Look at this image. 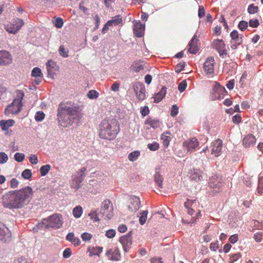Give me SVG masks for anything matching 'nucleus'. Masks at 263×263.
<instances>
[{
  "label": "nucleus",
  "mask_w": 263,
  "mask_h": 263,
  "mask_svg": "<svg viewBox=\"0 0 263 263\" xmlns=\"http://www.w3.org/2000/svg\"><path fill=\"white\" fill-rule=\"evenodd\" d=\"M33 195L32 189L27 186L18 190L10 191L2 197V204L9 209H18L27 205Z\"/></svg>",
  "instance_id": "obj_1"
},
{
  "label": "nucleus",
  "mask_w": 263,
  "mask_h": 263,
  "mask_svg": "<svg viewBox=\"0 0 263 263\" xmlns=\"http://www.w3.org/2000/svg\"><path fill=\"white\" fill-rule=\"evenodd\" d=\"M58 120L61 126L67 127L76 120L82 117L79 108L76 106H66L61 103L58 109Z\"/></svg>",
  "instance_id": "obj_2"
},
{
  "label": "nucleus",
  "mask_w": 263,
  "mask_h": 263,
  "mask_svg": "<svg viewBox=\"0 0 263 263\" xmlns=\"http://www.w3.org/2000/svg\"><path fill=\"white\" fill-rule=\"evenodd\" d=\"M120 129V124L116 119H104L99 124V136L101 139L111 140L116 138Z\"/></svg>",
  "instance_id": "obj_3"
},
{
  "label": "nucleus",
  "mask_w": 263,
  "mask_h": 263,
  "mask_svg": "<svg viewBox=\"0 0 263 263\" xmlns=\"http://www.w3.org/2000/svg\"><path fill=\"white\" fill-rule=\"evenodd\" d=\"M63 217L60 214H54L47 218L42 219L41 222L39 223L37 227L39 229H54L60 228L63 224Z\"/></svg>",
  "instance_id": "obj_4"
},
{
  "label": "nucleus",
  "mask_w": 263,
  "mask_h": 263,
  "mask_svg": "<svg viewBox=\"0 0 263 263\" xmlns=\"http://www.w3.org/2000/svg\"><path fill=\"white\" fill-rule=\"evenodd\" d=\"M15 93L16 96L13 102L5 108V114H17L21 111L24 92L22 90H17Z\"/></svg>",
  "instance_id": "obj_5"
},
{
  "label": "nucleus",
  "mask_w": 263,
  "mask_h": 263,
  "mask_svg": "<svg viewBox=\"0 0 263 263\" xmlns=\"http://www.w3.org/2000/svg\"><path fill=\"white\" fill-rule=\"evenodd\" d=\"M99 214L105 220H109L113 217V205L109 199H106L102 203Z\"/></svg>",
  "instance_id": "obj_6"
},
{
  "label": "nucleus",
  "mask_w": 263,
  "mask_h": 263,
  "mask_svg": "<svg viewBox=\"0 0 263 263\" xmlns=\"http://www.w3.org/2000/svg\"><path fill=\"white\" fill-rule=\"evenodd\" d=\"M24 25L23 20L16 18L5 26V29L10 33H16Z\"/></svg>",
  "instance_id": "obj_7"
},
{
  "label": "nucleus",
  "mask_w": 263,
  "mask_h": 263,
  "mask_svg": "<svg viewBox=\"0 0 263 263\" xmlns=\"http://www.w3.org/2000/svg\"><path fill=\"white\" fill-rule=\"evenodd\" d=\"M230 36L232 40L231 47L233 49H236L242 43L243 35L239 34L237 30H234L231 32Z\"/></svg>",
  "instance_id": "obj_8"
},
{
  "label": "nucleus",
  "mask_w": 263,
  "mask_h": 263,
  "mask_svg": "<svg viewBox=\"0 0 263 263\" xmlns=\"http://www.w3.org/2000/svg\"><path fill=\"white\" fill-rule=\"evenodd\" d=\"M135 93L139 101H143L145 98V87L144 85L140 82H136L133 85Z\"/></svg>",
  "instance_id": "obj_9"
},
{
  "label": "nucleus",
  "mask_w": 263,
  "mask_h": 263,
  "mask_svg": "<svg viewBox=\"0 0 263 263\" xmlns=\"http://www.w3.org/2000/svg\"><path fill=\"white\" fill-rule=\"evenodd\" d=\"M213 47L217 51L220 57L223 58L227 54L226 45L222 40H214Z\"/></svg>",
  "instance_id": "obj_10"
},
{
  "label": "nucleus",
  "mask_w": 263,
  "mask_h": 263,
  "mask_svg": "<svg viewBox=\"0 0 263 263\" xmlns=\"http://www.w3.org/2000/svg\"><path fill=\"white\" fill-rule=\"evenodd\" d=\"M12 62V56L11 53L6 50L0 51V66H7Z\"/></svg>",
  "instance_id": "obj_11"
},
{
  "label": "nucleus",
  "mask_w": 263,
  "mask_h": 263,
  "mask_svg": "<svg viewBox=\"0 0 263 263\" xmlns=\"http://www.w3.org/2000/svg\"><path fill=\"white\" fill-rule=\"evenodd\" d=\"M119 241L122 244L124 251L125 252H128L132 244L131 232L121 236L120 238Z\"/></svg>",
  "instance_id": "obj_12"
},
{
  "label": "nucleus",
  "mask_w": 263,
  "mask_h": 263,
  "mask_svg": "<svg viewBox=\"0 0 263 263\" xmlns=\"http://www.w3.org/2000/svg\"><path fill=\"white\" fill-rule=\"evenodd\" d=\"M140 201L139 198L133 196H130L128 200V209L132 212H136L140 208Z\"/></svg>",
  "instance_id": "obj_13"
},
{
  "label": "nucleus",
  "mask_w": 263,
  "mask_h": 263,
  "mask_svg": "<svg viewBox=\"0 0 263 263\" xmlns=\"http://www.w3.org/2000/svg\"><path fill=\"white\" fill-rule=\"evenodd\" d=\"M215 60L214 57H209L204 62L203 69L206 74H212L214 71Z\"/></svg>",
  "instance_id": "obj_14"
},
{
  "label": "nucleus",
  "mask_w": 263,
  "mask_h": 263,
  "mask_svg": "<svg viewBox=\"0 0 263 263\" xmlns=\"http://www.w3.org/2000/svg\"><path fill=\"white\" fill-rule=\"evenodd\" d=\"M222 149V141L219 139H217L212 143L211 154L216 157L220 155Z\"/></svg>",
  "instance_id": "obj_15"
},
{
  "label": "nucleus",
  "mask_w": 263,
  "mask_h": 263,
  "mask_svg": "<svg viewBox=\"0 0 263 263\" xmlns=\"http://www.w3.org/2000/svg\"><path fill=\"white\" fill-rule=\"evenodd\" d=\"M183 146L187 151H194L199 146V142L197 138L194 137L185 140L183 142Z\"/></svg>",
  "instance_id": "obj_16"
},
{
  "label": "nucleus",
  "mask_w": 263,
  "mask_h": 263,
  "mask_svg": "<svg viewBox=\"0 0 263 263\" xmlns=\"http://www.w3.org/2000/svg\"><path fill=\"white\" fill-rule=\"evenodd\" d=\"M198 39L196 35H194L188 45L187 51L192 54H196L199 50L198 46Z\"/></svg>",
  "instance_id": "obj_17"
},
{
  "label": "nucleus",
  "mask_w": 263,
  "mask_h": 263,
  "mask_svg": "<svg viewBox=\"0 0 263 263\" xmlns=\"http://www.w3.org/2000/svg\"><path fill=\"white\" fill-rule=\"evenodd\" d=\"M106 256L107 257L112 260H119L121 258V254L120 253V251L118 248H116L114 249H109L106 253Z\"/></svg>",
  "instance_id": "obj_18"
},
{
  "label": "nucleus",
  "mask_w": 263,
  "mask_h": 263,
  "mask_svg": "<svg viewBox=\"0 0 263 263\" xmlns=\"http://www.w3.org/2000/svg\"><path fill=\"white\" fill-rule=\"evenodd\" d=\"M46 67L48 74L51 77H53L55 74V72L59 70L58 65L54 61L51 60H49L46 63Z\"/></svg>",
  "instance_id": "obj_19"
},
{
  "label": "nucleus",
  "mask_w": 263,
  "mask_h": 263,
  "mask_svg": "<svg viewBox=\"0 0 263 263\" xmlns=\"http://www.w3.org/2000/svg\"><path fill=\"white\" fill-rule=\"evenodd\" d=\"M144 29L145 25L141 22L136 23L134 25V33L137 37H141L144 34Z\"/></svg>",
  "instance_id": "obj_20"
},
{
  "label": "nucleus",
  "mask_w": 263,
  "mask_h": 263,
  "mask_svg": "<svg viewBox=\"0 0 263 263\" xmlns=\"http://www.w3.org/2000/svg\"><path fill=\"white\" fill-rule=\"evenodd\" d=\"M190 205V201L187 200V201L184 203V206L186 209H187V213L191 216H193L195 211L189 207ZM197 217L192 216L191 219L190 220H185L184 218L182 219V221L183 223H194L195 222Z\"/></svg>",
  "instance_id": "obj_21"
},
{
  "label": "nucleus",
  "mask_w": 263,
  "mask_h": 263,
  "mask_svg": "<svg viewBox=\"0 0 263 263\" xmlns=\"http://www.w3.org/2000/svg\"><path fill=\"white\" fill-rule=\"evenodd\" d=\"M10 235L11 233L9 229L3 223L0 222V240H6V238H9Z\"/></svg>",
  "instance_id": "obj_22"
},
{
  "label": "nucleus",
  "mask_w": 263,
  "mask_h": 263,
  "mask_svg": "<svg viewBox=\"0 0 263 263\" xmlns=\"http://www.w3.org/2000/svg\"><path fill=\"white\" fill-rule=\"evenodd\" d=\"M31 76L36 78L35 82L37 85L40 83L43 78V74L42 73L41 70L39 67H35L32 69L31 72Z\"/></svg>",
  "instance_id": "obj_23"
},
{
  "label": "nucleus",
  "mask_w": 263,
  "mask_h": 263,
  "mask_svg": "<svg viewBox=\"0 0 263 263\" xmlns=\"http://www.w3.org/2000/svg\"><path fill=\"white\" fill-rule=\"evenodd\" d=\"M255 142V137L252 134H249L243 138L242 144L246 147H249L253 146Z\"/></svg>",
  "instance_id": "obj_24"
},
{
  "label": "nucleus",
  "mask_w": 263,
  "mask_h": 263,
  "mask_svg": "<svg viewBox=\"0 0 263 263\" xmlns=\"http://www.w3.org/2000/svg\"><path fill=\"white\" fill-rule=\"evenodd\" d=\"M202 172L200 170L194 169L193 170H191L190 173V178L192 180L198 182L202 178Z\"/></svg>",
  "instance_id": "obj_25"
},
{
  "label": "nucleus",
  "mask_w": 263,
  "mask_h": 263,
  "mask_svg": "<svg viewBox=\"0 0 263 263\" xmlns=\"http://www.w3.org/2000/svg\"><path fill=\"white\" fill-rule=\"evenodd\" d=\"M15 121L13 119L2 120L0 121V126L3 130L6 131L9 127L14 125Z\"/></svg>",
  "instance_id": "obj_26"
},
{
  "label": "nucleus",
  "mask_w": 263,
  "mask_h": 263,
  "mask_svg": "<svg viewBox=\"0 0 263 263\" xmlns=\"http://www.w3.org/2000/svg\"><path fill=\"white\" fill-rule=\"evenodd\" d=\"M154 181L159 187L162 188V183L163 181V177L160 174L159 168H157L156 170V172L154 175Z\"/></svg>",
  "instance_id": "obj_27"
},
{
  "label": "nucleus",
  "mask_w": 263,
  "mask_h": 263,
  "mask_svg": "<svg viewBox=\"0 0 263 263\" xmlns=\"http://www.w3.org/2000/svg\"><path fill=\"white\" fill-rule=\"evenodd\" d=\"M209 185L211 188L219 189L222 186V182L220 178H218V177L215 178L212 177L209 182Z\"/></svg>",
  "instance_id": "obj_28"
},
{
  "label": "nucleus",
  "mask_w": 263,
  "mask_h": 263,
  "mask_svg": "<svg viewBox=\"0 0 263 263\" xmlns=\"http://www.w3.org/2000/svg\"><path fill=\"white\" fill-rule=\"evenodd\" d=\"M145 124L149 125L153 128H156L160 126V122L158 120L152 119L151 117H148L145 122Z\"/></svg>",
  "instance_id": "obj_29"
},
{
  "label": "nucleus",
  "mask_w": 263,
  "mask_h": 263,
  "mask_svg": "<svg viewBox=\"0 0 263 263\" xmlns=\"http://www.w3.org/2000/svg\"><path fill=\"white\" fill-rule=\"evenodd\" d=\"M66 239L71 242L75 246H79L81 243L80 240L74 236V234L73 233H68L66 237Z\"/></svg>",
  "instance_id": "obj_30"
},
{
  "label": "nucleus",
  "mask_w": 263,
  "mask_h": 263,
  "mask_svg": "<svg viewBox=\"0 0 263 263\" xmlns=\"http://www.w3.org/2000/svg\"><path fill=\"white\" fill-rule=\"evenodd\" d=\"M123 20L121 15H118L112 18V20L107 22V25L109 26H117L119 24H122Z\"/></svg>",
  "instance_id": "obj_31"
},
{
  "label": "nucleus",
  "mask_w": 263,
  "mask_h": 263,
  "mask_svg": "<svg viewBox=\"0 0 263 263\" xmlns=\"http://www.w3.org/2000/svg\"><path fill=\"white\" fill-rule=\"evenodd\" d=\"M166 94V88L163 87L160 91L156 93L154 97V102L156 103L160 102L165 97Z\"/></svg>",
  "instance_id": "obj_32"
},
{
  "label": "nucleus",
  "mask_w": 263,
  "mask_h": 263,
  "mask_svg": "<svg viewBox=\"0 0 263 263\" xmlns=\"http://www.w3.org/2000/svg\"><path fill=\"white\" fill-rule=\"evenodd\" d=\"M170 135V133L169 132H167L166 133H164L161 135V140H162V143L163 145L165 147L168 146L170 141V138L169 135Z\"/></svg>",
  "instance_id": "obj_33"
},
{
  "label": "nucleus",
  "mask_w": 263,
  "mask_h": 263,
  "mask_svg": "<svg viewBox=\"0 0 263 263\" xmlns=\"http://www.w3.org/2000/svg\"><path fill=\"white\" fill-rule=\"evenodd\" d=\"M83 213V209L80 205H77L76 206L72 211V214L73 216L76 218H80L82 214Z\"/></svg>",
  "instance_id": "obj_34"
},
{
  "label": "nucleus",
  "mask_w": 263,
  "mask_h": 263,
  "mask_svg": "<svg viewBox=\"0 0 263 263\" xmlns=\"http://www.w3.org/2000/svg\"><path fill=\"white\" fill-rule=\"evenodd\" d=\"M103 248L100 247H93L89 251V255L92 256L93 255H98L102 252Z\"/></svg>",
  "instance_id": "obj_35"
},
{
  "label": "nucleus",
  "mask_w": 263,
  "mask_h": 263,
  "mask_svg": "<svg viewBox=\"0 0 263 263\" xmlns=\"http://www.w3.org/2000/svg\"><path fill=\"white\" fill-rule=\"evenodd\" d=\"M140 156V152L135 151L129 154L128 158L130 161H135L137 160Z\"/></svg>",
  "instance_id": "obj_36"
},
{
  "label": "nucleus",
  "mask_w": 263,
  "mask_h": 263,
  "mask_svg": "<svg viewBox=\"0 0 263 263\" xmlns=\"http://www.w3.org/2000/svg\"><path fill=\"white\" fill-rule=\"evenodd\" d=\"M140 216L139 217V223L141 225H143L147 219V216L148 214V211H143L142 212L140 213Z\"/></svg>",
  "instance_id": "obj_37"
},
{
  "label": "nucleus",
  "mask_w": 263,
  "mask_h": 263,
  "mask_svg": "<svg viewBox=\"0 0 263 263\" xmlns=\"http://www.w3.org/2000/svg\"><path fill=\"white\" fill-rule=\"evenodd\" d=\"M50 168L51 166L50 165L48 164L41 166L40 170L41 175L42 176H45V175H46L48 172L49 171V170H50Z\"/></svg>",
  "instance_id": "obj_38"
},
{
  "label": "nucleus",
  "mask_w": 263,
  "mask_h": 263,
  "mask_svg": "<svg viewBox=\"0 0 263 263\" xmlns=\"http://www.w3.org/2000/svg\"><path fill=\"white\" fill-rule=\"evenodd\" d=\"M257 193L259 195H263V177L259 179Z\"/></svg>",
  "instance_id": "obj_39"
},
{
  "label": "nucleus",
  "mask_w": 263,
  "mask_h": 263,
  "mask_svg": "<svg viewBox=\"0 0 263 263\" xmlns=\"http://www.w3.org/2000/svg\"><path fill=\"white\" fill-rule=\"evenodd\" d=\"M14 159L18 162H21L25 159V154L23 153H16L14 156Z\"/></svg>",
  "instance_id": "obj_40"
},
{
  "label": "nucleus",
  "mask_w": 263,
  "mask_h": 263,
  "mask_svg": "<svg viewBox=\"0 0 263 263\" xmlns=\"http://www.w3.org/2000/svg\"><path fill=\"white\" fill-rule=\"evenodd\" d=\"M22 176L25 179H29L32 177L30 170L26 169L22 173Z\"/></svg>",
  "instance_id": "obj_41"
},
{
  "label": "nucleus",
  "mask_w": 263,
  "mask_h": 263,
  "mask_svg": "<svg viewBox=\"0 0 263 263\" xmlns=\"http://www.w3.org/2000/svg\"><path fill=\"white\" fill-rule=\"evenodd\" d=\"M89 216L90 217V219L93 220L94 221H98L100 220L99 216H101L99 212L98 213H96V212H92L88 214Z\"/></svg>",
  "instance_id": "obj_42"
},
{
  "label": "nucleus",
  "mask_w": 263,
  "mask_h": 263,
  "mask_svg": "<svg viewBox=\"0 0 263 263\" xmlns=\"http://www.w3.org/2000/svg\"><path fill=\"white\" fill-rule=\"evenodd\" d=\"M248 26V23L245 21H241L238 25V28L242 31H245L247 28Z\"/></svg>",
  "instance_id": "obj_43"
},
{
  "label": "nucleus",
  "mask_w": 263,
  "mask_h": 263,
  "mask_svg": "<svg viewBox=\"0 0 263 263\" xmlns=\"http://www.w3.org/2000/svg\"><path fill=\"white\" fill-rule=\"evenodd\" d=\"M258 7L255 6L254 4H251L249 6L248 8V11L250 14H254L258 12Z\"/></svg>",
  "instance_id": "obj_44"
},
{
  "label": "nucleus",
  "mask_w": 263,
  "mask_h": 263,
  "mask_svg": "<svg viewBox=\"0 0 263 263\" xmlns=\"http://www.w3.org/2000/svg\"><path fill=\"white\" fill-rule=\"evenodd\" d=\"M147 147L152 151H155L159 149V144L156 142H154L152 143H149L147 144Z\"/></svg>",
  "instance_id": "obj_45"
},
{
  "label": "nucleus",
  "mask_w": 263,
  "mask_h": 263,
  "mask_svg": "<svg viewBox=\"0 0 263 263\" xmlns=\"http://www.w3.org/2000/svg\"><path fill=\"white\" fill-rule=\"evenodd\" d=\"M8 160V155L4 152H0V163L4 164Z\"/></svg>",
  "instance_id": "obj_46"
},
{
  "label": "nucleus",
  "mask_w": 263,
  "mask_h": 263,
  "mask_svg": "<svg viewBox=\"0 0 263 263\" xmlns=\"http://www.w3.org/2000/svg\"><path fill=\"white\" fill-rule=\"evenodd\" d=\"M99 93L95 90H91L88 91L87 96L91 99H96L98 98Z\"/></svg>",
  "instance_id": "obj_47"
},
{
  "label": "nucleus",
  "mask_w": 263,
  "mask_h": 263,
  "mask_svg": "<svg viewBox=\"0 0 263 263\" xmlns=\"http://www.w3.org/2000/svg\"><path fill=\"white\" fill-rule=\"evenodd\" d=\"M45 118V114L43 111H37L35 115V119L36 121H41Z\"/></svg>",
  "instance_id": "obj_48"
},
{
  "label": "nucleus",
  "mask_w": 263,
  "mask_h": 263,
  "mask_svg": "<svg viewBox=\"0 0 263 263\" xmlns=\"http://www.w3.org/2000/svg\"><path fill=\"white\" fill-rule=\"evenodd\" d=\"M59 54L64 58L68 57V51H66L64 46H61L59 49Z\"/></svg>",
  "instance_id": "obj_49"
},
{
  "label": "nucleus",
  "mask_w": 263,
  "mask_h": 263,
  "mask_svg": "<svg viewBox=\"0 0 263 263\" xmlns=\"http://www.w3.org/2000/svg\"><path fill=\"white\" fill-rule=\"evenodd\" d=\"M187 86V82L186 80L182 81L178 85V90L182 92L185 90Z\"/></svg>",
  "instance_id": "obj_50"
},
{
  "label": "nucleus",
  "mask_w": 263,
  "mask_h": 263,
  "mask_svg": "<svg viewBox=\"0 0 263 263\" xmlns=\"http://www.w3.org/2000/svg\"><path fill=\"white\" fill-rule=\"evenodd\" d=\"M116 231L114 229H110L106 232L105 236L108 238H112L116 235Z\"/></svg>",
  "instance_id": "obj_51"
},
{
  "label": "nucleus",
  "mask_w": 263,
  "mask_h": 263,
  "mask_svg": "<svg viewBox=\"0 0 263 263\" xmlns=\"http://www.w3.org/2000/svg\"><path fill=\"white\" fill-rule=\"evenodd\" d=\"M185 63L184 62H182L178 64L175 68V71L177 73L180 72L184 68Z\"/></svg>",
  "instance_id": "obj_52"
},
{
  "label": "nucleus",
  "mask_w": 263,
  "mask_h": 263,
  "mask_svg": "<svg viewBox=\"0 0 263 263\" xmlns=\"http://www.w3.org/2000/svg\"><path fill=\"white\" fill-rule=\"evenodd\" d=\"M254 239L256 242H261L262 240V233L260 232H258L254 234L253 236Z\"/></svg>",
  "instance_id": "obj_53"
},
{
  "label": "nucleus",
  "mask_w": 263,
  "mask_h": 263,
  "mask_svg": "<svg viewBox=\"0 0 263 263\" xmlns=\"http://www.w3.org/2000/svg\"><path fill=\"white\" fill-rule=\"evenodd\" d=\"M18 184L19 182L16 178H13L10 181V186L12 189L17 187Z\"/></svg>",
  "instance_id": "obj_54"
},
{
  "label": "nucleus",
  "mask_w": 263,
  "mask_h": 263,
  "mask_svg": "<svg viewBox=\"0 0 263 263\" xmlns=\"http://www.w3.org/2000/svg\"><path fill=\"white\" fill-rule=\"evenodd\" d=\"M92 235L90 233L85 232L81 235V238L83 241H88L92 238Z\"/></svg>",
  "instance_id": "obj_55"
},
{
  "label": "nucleus",
  "mask_w": 263,
  "mask_h": 263,
  "mask_svg": "<svg viewBox=\"0 0 263 263\" xmlns=\"http://www.w3.org/2000/svg\"><path fill=\"white\" fill-rule=\"evenodd\" d=\"M63 20L61 17H58L55 20L54 25L56 27L60 28L63 25Z\"/></svg>",
  "instance_id": "obj_56"
},
{
  "label": "nucleus",
  "mask_w": 263,
  "mask_h": 263,
  "mask_svg": "<svg viewBox=\"0 0 263 263\" xmlns=\"http://www.w3.org/2000/svg\"><path fill=\"white\" fill-rule=\"evenodd\" d=\"M178 113V107L176 105H173L171 109V115L175 117Z\"/></svg>",
  "instance_id": "obj_57"
},
{
  "label": "nucleus",
  "mask_w": 263,
  "mask_h": 263,
  "mask_svg": "<svg viewBox=\"0 0 263 263\" xmlns=\"http://www.w3.org/2000/svg\"><path fill=\"white\" fill-rule=\"evenodd\" d=\"M241 257V255L239 253L233 254L230 257V260L231 262H233L234 261H237Z\"/></svg>",
  "instance_id": "obj_58"
},
{
  "label": "nucleus",
  "mask_w": 263,
  "mask_h": 263,
  "mask_svg": "<svg viewBox=\"0 0 263 263\" xmlns=\"http://www.w3.org/2000/svg\"><path fill=\"white\" fill-rule=\"evenodd\" d=\"M249 23L250 26L253 28H256L259 25V21L257 19H255L254 20H250Z\"/></svg>",
  "instance_id": "obj_59"
},
{
  "label": "nucleus",
  "mask_w": 263,
  "mask_h": 263,
  "mask_svg": "<svg viewBox=\"0 0 263 263\" xmlns=\"http://www.w3.org/2000/svg\"><path fill=\"white\" fill-rule=\"evenodd\" d=\"M71 251L70 248H66L63 252V256L65 258H68L70 257L71 255Z\"/></svg>",
  "instance_id": "obj_60"
},
{
  "label": "nucleus",
  "mask_w": 263,
  "mask_h": 263,
  "mask_svg": "<svg viewBox=\"0 0 263 263\" xmlns=\"http://www.w3.org/2000/svg\"><path fill=\"white\" fill-rule=\"evenodd\" d=\"M29 161L32 164H36L39 161L37 157L35 155H31L29 157Z\"/></svg>",
  "instance_id": "obj_61"
},
{
  "label": "nucleus",
  "mask_w": 263,
  "mask_h": 263,
  "mask_svg": "<svg viewBox=\"0 0 263 263\" xmlns=\"http://www.w3.org/2000/svg\"><path fill=\"white\" fill-rule=\"evenodd\" d=\"M241 121V117L239 115H236L232 117V121L234 123L238 124Z\"/></svg>",
  "instance_id": "obj_62"
},
{
  "label": "nucleus",
  "mask_w": 263,
  "mask_h": 263,
  "mask_svg": "<svg viewBox=\"0 0 263 263\" xmlns=\"http://www.w3.org/2000/svg\"><path fill=\"white\" fill-rule=\"evenodd\" d=\"M198 16L200 18L203 17L205 15L204 8L202 6H200L198 9Z\"/></svg>",
  "instance_id": "obj_63"
},
{
  "label": "nucleus",
  "mask_w": 263,
  "mask_h": 263,
  "mask_svg": "<svg viewBox=\"0 0 263 263\" xmlns=\"http://www.w3.org/2000/svg\"><path fill=\"white\" fill-rule=\"evenodd\" d=\"M15 263H30L26 258L21 257L15 261Z\"/></svg>",
  "instance_id": "obj_64"
}]
</instances>
